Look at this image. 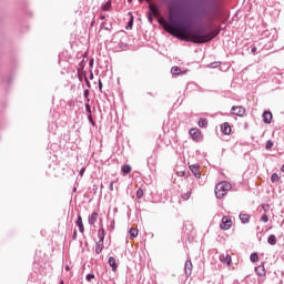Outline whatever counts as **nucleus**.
<instances>
[{
  "label": "nucleus",
  "mask_w": 284,
  "mask_h": 284,
  "mask_svg": "<svg viewBox=\"0 0 284 284\" xmlns=\"http://www.w3.org/2000/svg\"><path fill=\"white\" fill-rule=\"evenodd\" d=\"M225 0H197L194 7H179L172 2L168 6L169 21L166 32L180 41L203 45L214 41L221 34V27L215 28L214 21L223 19Z\"/></svg>",
  "instance_id": "f257e3e1"
},
{
  "label": "nucleus",
  "mask_w": 284,
  "mask_h": 284,
  "mask_svg": "<svg viewBox=\"0 0 284 284\" xmlns=\"http://www.w3.org/2000/svg\"><path fill=\"white\" fill-rule=\"evenodd\" d=\"M232 190V184L227 181H222L215 185V196L216 199H223L227 192Z\"/></svg>",
  "instance_id": "f03ea898"
},
{
  "label": "nucleus",
  "mask_w": 284,
  "mask_h": 284,
  "mask_svg": "<svg viewBox=\"0 0 284 284\" xmlns=\"http://www.w3.org/2000/svg\"><path fill=\"white\" fill-rule=\"evenodd\" d=\"M146 14H151L152 17H159L161 14V9L158 4H149V11Z\"/></svg>",
  "instance_id": "7ed1b4c3"
},
{
  "label": "nucleus",
  "mask_w": 284,
  "mask_h": 284,
  "mask_svg": "<svg viewBox=\"0 0 284 284\" xmlns=\"http://www.w3.org/2000/svg\"><path fill=\"white\" fill-rule=\"evenodd\" d=\"M220 227L221 230H230V227H232V219H230V216H223Z\"/></svg>",
  "instance_id": "20e7f679"
},
{
  "label": "nucleus",
  "mask_w": 284,
  "mask_h": 284,
  "mask_svg": "<svg viewBox=\"0 0 284 284\" xmlns=\"http://www.w3.org/2000/svg\"><path fill=\"white\" fill-rule=\"evenodd\" d=\"M231 114H234L235 116H245V108L232 106Z\"/></svg>",
  "instance_id": "39448f33"
},
{
  "label": "nucleus",
  "mask_w": 284,
  "mask_h": 284,
  "mask_svg": "<svg viewBox=\"0 0 284 284\" xmlns=\"http://www.w3.org/2000/svg\"><path fill=\"white\" fill-rule=\"evenodd\" d=\"M273 118H274V115H272L271 111H264L262 114L263 123H266L267 125H270V123H272Z\"/></svg>",
  "instance_id": "423d86ee"
},
{
  "label": "nucleus",
  "mask_w": 284,
  "mask_h": 284,
  "mask_svg": "<svg viewBox=\"0 0 284 284\" xmlns=\"http://www.w3.org/2000/svg\"><path fill=\"white\" fill-rule=\"evenodd\" d=\"M220 261H221V263H225L230 267V265H232V255L222 254V255H220Z\"/></svg>",
  "instance_id": "0eeeda50"
},
{
  "label": "nucleus",
  "mask_w": 284,
  "mask_h": 284,
  "mask_svg": "<svg viewBox=\"0 0 284 284\" xmlns=\"http://www.w3.org/2000/svg\"><path fill=\"white\" fill-rule=\"evenodd\" d=\"M192 174L195 176V179H201V171H199V164H193L189 166Z\"/></svg>",
  "instance_id": "6e6552de"
},
{
  "label": "nucleus",
  "mask_w": 284,
  "mask_h": 284,
  "mask_svg": "<svg viewBox=\"0 0 284 284\" xmlns=\"http://www.w3.org/2000/svg\"><path fill=\"white\" fill-rule=\"evenodd\" d=\"M192 260H187L184 264V272L186 274V276H192Z\"/></svg>",
  "instance_id": "1a4fd4ad"
},
{
  "label": "nucleus",
  "mask_w": 284,
  "mask_h": 284,
  "mask_svg": "<svg viewBox=\"0 0 284 284\" xmlns=\"http://www.w3.org/2000/svg\"><path fill=\"white\" fill-rule=\"evenodd\" d=\"M189 134L191 136V139H193V141H196V139H199V136H201V130L194 128V129H191L189 131Z\"/></svg>",
  "instance_id": "9d476101"
},
{
  "label": "nucleus",
  "mask_w": 284,
  "mask_h": 284,
  "mask_svg": "<svg viewBox=\"0 0 284 284\" xmlns=\"http://www.w3.org/2000/svg\"><path fill=\"white\" fill-rule=\"evenodd\" d=\"M221 131L223 132V134H232V126H230V123L227 122H224L222 125H221Z\"/></svg>",
  "instance_id": "9b49d317"
},
{
  "label": "nucleus",
  "mask_w": 284,
  "mask_h": 284,
  "mask_svg": "<svg viewBox=\"0 0 284 284\" xmlns=\"http://www.w3.org/2000/svg\"><path fill=\"white\" fill-rule=\"evenodd\" d=\"M75 225L79 227V231L81 232V234L85 232V227L83 226V217H81V215H78Z\"/></svg>",
  "instance_id": "f8f14e48"
},
{
  "label": "nucleus",
  "mask_w": 284,
  "mask_h": 284,
  "mask_svg": "<svg viewBox=\"0 0 284 284\" xmlns=\"http://www.w3.org/2000/svg\"><path fill=\"white\" fill-rule=\"evenodd\" d=\"M255 273L257 274V276H265V274H267V271H265V265H260L255 267Z\"/></svg>",
  "instance_id": "ddd939ff"
},
{
  "label": "nucleus",
  "mask_w": 284,
  "mask_h": 284,
  "mask_svg": "<svg viewBox=\"0 0 284 284\" xmlns=\"http://www.w3.org/2000/svg\"><path fill=\"white\" fill-rule=\"evenodd\" d=\"M109 265L112 267V272H116L119 265L116 264V258H114V256L109 257Z\"/></svg>",
  "instance_id": "4468645a"
},
{
  "label": "nucleus",
  "mask_w": 284,
  "mask_h": 284,
  "mask_svg": "<svg viewBox=\"0 0 284 284\" xmlns=\"http://www.w3.org/2000/svg\"><path fill=\"white\" fill-rule=\"evenodd\" d=\"M98 219H99V213L93 212L91 215H89V219H88L89 225H94Z\"/></svg>",
  "instance_id": "2eb2a0df"
},
{
  "label": "nucleus",
  "mask_w": 284,
  "mask_h": 284,
  "mask_svg": "<svg viewBox=\"0 0 284 284\" xmlns=\"http://www.w3.org/2000/svg\"><path fill=\"white\" fill-rule=\"evenodd\" d=\"M241 223H243L244 225L250 223V214L247 213H241L240 216H239Z\"/></svg>",
  "instance_id": "dca6fc26"
},
{
  "label": "nucleus",
  "mask_w": 284,
  "mask_h": 284,
  "mask_svg": "<svg viewBox=\"0 0 284 284\" xmlns=\"http://www.w3.org/2000/svg\"><path fill=\"white\" fill-rule=\"evenodd\" d=\"M98 236H99V242L103 243L105 241V229L104 227H101L99 231H98Z\"/></svg>",
  "instance_id": "f3484780"
},
{
  "label": "nucleus",
  "mask_w": 284,
  "mask_h": 284,
  "mask_svg": "<svg viewBox=\"0 0 284 284\" xmlns=\"http://www.w3.org/2000/svg\"><path fill=\"white\" fill-rule=\"evenodd\" d=\"M112 9V1H106L104 4H102V10L104 12H110V10Z\"/></svg>",
  "instance_id": "a211bd4d"
},
{
  "label": "nucleus",
  "mask_w": 284,
  "mask_h": 284,
  "mask_svg": "<svg viewBox=\"0 0 284 284\" xmlns=\"http://www.w3.org/2000/svg\"><path fill=\"white\" fill-rule=\"evenodd\" d=\"M121 172H122L123 174H130V172H132V166H130V164H124V165H122V168H121Z\"/></svg>",
  "instance_id": "6ab92c4d"
},
{
  "label": "nucleus",
  "mask_w": 284,
  "mask_h": 284,
  "mask_svg": "<svg viewBox=\"0 0 284 284\" xmlns=\"http://www.w3.org/2000/svg\"><path fill=\"white\" fill-rule=\"evenodd\" d=\"M103 252V242L95 243V254H101Z\"/></svg>",
  "instance_id": "aec40b11"
},
{
  "label": "nucleus",
  "mask_w": 284,
  "mask_h": 284,
  "mask_svg": "<svg viewBox=\"0 0 284 284\" xmlns=\"http://www.w3.org/2000/svg\"><path fill=\"white\" fill-rule=\"evenodd\" d=\"M129 234H130V239H136L139 236V230L130 229Z\"/></svg>",
  "instance_id": "412c9836"
},
{
  "label": "nucleus",
  "mask_w": 284,
  "mask_h": 284,
  "mask_svg": "<svg viewBox=\"0 0 284 284\" xmlns=\"http://www.w3.org/2000/svg\"><path fill=\"white\" fill-rule=\"evenodd\" d=\"M268 245H276V235L272 234L267 237Z\"/></svg>",
  "instance_id": "4be33fe9"
},
{
  "label": "nucleus",
  "mask_w": 284,
  "mask_h": 284,
  "mask_svg": "<svg viewBox=\"0 0 284 284\" xmlns=\"http://www.w3.org/2000/svg\"><path fill=\"white\" fill-rule=\"evenodd\" d=\"M197 125L199 128H207V119L200 118Z\"/></svg>",
  "instance_id": "5701e85b"
},
{
  "label": "nucleus",
  "mask_w": 284,
  "mask_h": 284,
  "mask_svg": "<svg viewBox=\"0 0 284 284\" xmlns=\"http://www.w3.org/2000/svg\"><path fill=\"white\" fill-rule=\"evenodd\" d=\"M271 181L272 183H278V181H281V176H278V173H273L271 175Z\"/></svg>",
  "instance_id": "b1692460"
},
{
  "label": "nucleus",
  "mask_w": 284,
  "mask_h": 284,
  "mask_svg": "<svg viewBox=\"0 0 284 284\" xmlns=\"http://www.w3.org/2000/svg\"><path fill=\"white\" fill-rule=\"evenodd\" d=\"M251 263H256L258 261V253H252L250 256Z\"/></svg>",
  "instance_id": "393cba45"
},
{
  "label": "nucleus",
  "mask_w": 284,
  "mask_h": 284,
  "mask_svg": "<svg viewBox=\"0 0 284 284\" xmlns=\"http://www.w3.org/2000/svg\"><path fill=\"white\" fill-rule=\"evenodd\" d=\"M171 74H181V68L179 67H172L171 68Z\"/></svg>",
  "instance_id": "a878e982"
},
{
  "label": "nucleus",
  "mask_w": 284,
  "mask_h": 284,
  "mask_svg": "<svg viewBox=\"0 0 284 284\" xmlns=\"http://www.w3.org/2000/svg\"><path fill=\"white\" fill-rule=\"evenodd\" d=\"M83 97L88 103H90V90L85 89L83 92Z\"/></svg>",
  "instance_id": "bb28decb"
},
{
  "label": "nucleus",
  "mask_w": 284,
  "mask_h": 284,
  "mask_svg": "<svg viewBox=\"0 0 284 284\" xmlns=\"http://www.w3.org/2000/svg\"><path fill=\"white\" fill-rule=\"evenodd\" d=\"M84 108L88 114H92V106H90V102H85Z\"/></svg>",
  "instance_id": "cd10ccee"
},
{
  "label": "nucleus",
  "mask_w": 284,
  "mask_h": 284,
  "mask_svg": "<svg viewBox=\"0 0 284 284\" xmlns=\"http://www.w3.org/2000/svg\"><path fill=\"white\" fill-rule=\"evenodd\" d=\"M274 148V142L272 140L266 141L265 150H272Z\"/></svg>",
  "instance_id": "c85d7f7f"
},
{
  "label": "nucleus",
  "mask_w": 284,
  "mask_h": 284,
  "mask_svg": "<svg viewBox=\"0 0 284 284\" xmlns=\"http://www.w3.org/2000/svg\"><path fill=\"white\" fill-rule=\"evenodd\" d=\"M81 70H83V62H80L79 68H78L79 79H80V81H83V79L81 78Z\"/></svg>",
  "instance_id": "c756f323"
},
{
  "label": "nucleus",
  "mask_w": 284,
  "mask_h": 284,
  "mask_svg": "<svg viewBox=\"0 0 284 284\" xmlns=\"http://www.w3.org/2000/svg\"><path fill=\"white\" fill-rule=\"evenodd\" d=\"M154 158H149L146 163H148V168H154Z\"/></svg>",
  "instance_id": "7c9ffc66"
},
{
  "label": "nucleus",
  "mask_w": 284,
  "mask_h": 284,
  "mask_svg": "<svg viewBox=\"0 0 284 284\" xmlns=\"http://www.w3.org/2000/svg\"><path fill=\"white\" fill-rule=\"evenodd\" d=\"M85 278H87L88 283H92V280L95 278L94 273H89V274L85 276Z\"/></svg>",
  "instance_id": "2f4dec72"
},
{
  "label": "nucleus",
  "mask_w": 284,
  "mask_h": 284,
  "mask_svg": "<svg viewBox=\"0 0 284 284\" xmlns=\"http://www.w3.org/2000/svg\"><path fill=\"white\" fill-rule=\"evenodd\" d=\"M190 196H192V191H187L184 195H182V199L184 201H189L190 200Z\"/></svg>",
  "instance_id": "473e14b6"
},
{
  "label": "nucleus",
  "mask_w": 284,
  "mask_h": 284,
  "mask_svg": "<svg viewBox=\"0 0 284 284\" xmlns=\"http://www.w3.org/2000/svg\"><path fill=\"white\" fill-rule=\"evenodd\" d=\"M101 28H103V30H109L110 31V30H112V24L106 26L105 22H102Z\"/></svg>",
  "instance_id": "72a5a7b5"
},
{
  "label": "nucleus",
  "mask_w": 284,
  "mask_h": 284,
  "mask_svg": "<svg viewBox=\"0 0 284 284\" xmlns=\"http://www.w3.org/2000/svg\"><path fill=\"white\" fill-rule=\"evenodd\" d=\"M88 121L91 123V125H97V122H94V119L92 118V114H88Z\"/></svg>",
  "instance_id": "f704fd0d"
},
{
  "label": "nucleus",
  "mask_w": 284,
  "mask_h": 284,
  "mask_svg": "<svg viewBox=\"0 0 284 284\" xmlns=\"http://www.w3.org/2000/svg\"><path fill=\"white\" fill-rule=\"evenodd\" d=\"M136 199H143V189L136 191Z\"/></svg>",
  "instance_id": "c9c22d12"
},
{
  "label": "nucleus",
  "mask_w": 284,
  "mask_h": 284,
  "mask_svg": "<svg viewBox=\"0 0 284 284\" xmlns=\"http://www.w3.org/2000/svg\"><path fill=\"white\" fill-rule=\"evenodd\" d=\"M132 26H134V18H131L126 24V30H129V28H132Z\"/></svg>",
  "instance_id": "e433bc0d"
},
{
  "label": "nucleus",
  "mask_w": 284,
  "mask_h": 284,
  "mask_svg": "<svg viewBox=\"0 0 284 284\" xmlns=\"http://www.w3.org/2000/svg\"><path fill=\"white\" fill-rule=\"evenodd\" d=\"M82 75L84 77V81H85V84L88 85V88H91L90 80H88V77L85 75V71H82Z\"/></svg>",
  "instance_id": "4c0bfd02"
},
{
  "label": "nucleus",
  "mask_w": 284,
  "mask_h": 284,
  "mask_svg": "<svg viewBox=\"0 0 284 284\" xmlns=\"http://www.w3.org/2000/svg\"><path fill=\"white\" fill-rule=\"evenodd\" d=\"M261 221H263V223H267V221H270V217L267 216V214H263Z\"/></svg>",
  "instance_id": "58836bf2"
},
{
  "label": "nucleus",
  "mask_w": 284,
  "mask_h": 284,
  "mask_svg": "<svg viewBox=\"0 0 284 284\" xmlns=\"http://www.w3.org/2000/svg\"><path fill=\"white\" fill-rule=\"evenodd\" d=\"M146 17H148V21L149 23H153L154 22V16H151L150 13H146Z\"/></svg>",
  "instance_id": "ea45409f"
},
{
  "label": "nucleus",
  "mask_w": 284,
  "mask_h": 284,
  "mask_svg": "<svg viewBox=\"0 0 284 284\" xmlns=\"http://www.w3.org/2000/svg\"><path fill=\"white\" fill-rule=\"evenodd\" d=\"M110 192H114V181H111L109 184Z\"/></svg>",
  "instance_id": "a19ab883"
},
{
  "label": "nucleus",
  "mask_w": 284,
  "mask_h": 284,
  "mask_svg": "<svg viewBox=\"0 0 284 284\" xmlns=\"http://www.w3.org/2000/svg\"><path fill=\"white\" fill-rule=\"evenodd\" d=\"M256 45H251V52H252V54H256Z\"/></svg>",
  "instance_id": "79ce46f5"
},
{
  "label": "nucleus",
  "mask_w": 284,
  "mask_h": 284,
  "mask_svg": "<svg viewBox=\"0 0 284 284\" xmlns=\"http://www.w3.org/2000/svg\"><path fill=\"white\" fill-rule=\"evenodd\" d=\"M98 88H99L100 91L103 90V82H101V80H99Z\"/></svg>",
  "instance_id": "37998d69"
},
{
  "label": "nucleus",
  "mask_w": 284,
  "mask_h": 284,
  "mask_svg": "<svg viewBox=\"0 0 284 284\" xmlns=\"http://www.w3.org/2000/svg\"><path fill=\"white\" fill-rule=\"evenodd\" d=\"M262 207H263L264 212H267V210H270V205L268 204H263Z\"/></svg>",
  "instance_id": "c03bdc74"
},
{
  "label": "nucleus",
  "mask_w": 284,
  "mask_h": 284,
  "mask_svg": "<svg viewBox=\"0 0 284 284\" xmlns=\"http://www.w3.org/2000/svg\"><path fill=\"white\" fill-rule=\"evenodd\" d=\"M210 68H219V62H213L210 64Z\"/></svg>",
  "instance_id": "a18cd8bd"
},
{
  "label": "nucleus",
  "mask_w": 284,
  "mask_h": 284,
  "mask_svg": "<svg viewBox=\"0 0 284 284\" xmlns=\"http://www.w3.org/2000/svg\"><path fill=\"white\" fill-rule=\"evenodd\" d=\"M80 176H83V174H85V168H82L81 170H80Z\"/></svg>",
  "instance_id": "49530a36"
},
{
  "label": "nucleus",
  "mask_w": 284,
  "mask_h": 284,
  "mask_svg": "<svg viewBox=\"0 0 284 284\" xmlns=\"http://www.w3.org/2000/svg\"><path fill=\"white\" fill-rule=\"evenodd\" d=\"M72 240L77 241V230L73 231Z\"/></svg>",
  "instance_id": "de8ad7c7"
},
{
  "label": "nucleus",
  "mask_w": 284,
  "mask_h": 284,
  "mask_svg": "<svg viewBox=\"0 0 284 284\" xmlns=\"http://www.w3.org/2000/svg\"><path fill=\"white\" fill-rule=\"evenodd\" d=\"M90 68H92V65H94V59H91L89 62Z\"/></svg>",
  "instance_id": "09e8293b"
},
{
  "label": "nucleus",
  "mask_w": 284,
  "mask_h": 284,
  "mask_svg": "<svg viewBox=\"0 0 284 284\" xmlns=\"http://www.w3.org/2000/svg\"><path fill=\"white\" fill-rule=\"evenodd\" d=\"M110 227L111 230H114V221L111 222Z\"/></svg>",
  "instance_id": "8fccbe9b"
},
{
  "label": "nucleus",
  "mask_w": 284,
  "mask_h": 284,
  "mask_svg": "<svg viewBox=\"0 0 284 284\" xmlns=\"http://www.w3.org/2000/svg\"><path fill=\"white\" fill-rule=\"evenodd\" d=\"M150 97H156V93L148 92Z\"/></svg>",
  "instance_id": "3c124183"
},
{
  "label": "nucleus",
  "mask_w": 284,
  "mask_h": 284,
  "mask_svg": "<svg viewBox=\"0 0 284 284\" xmlns=\"http://www.w3.org/2000/svg\"><path fill=\"white\" fill-rule=\"evenodd\" d=\"M90 79H91V80L94 79V73H92V71H91V73H90Z\"/></svg>",
  "instance_id": "603ef678"
},
{
  "label": "nucleus",
  "mask_w": 284,
  "mask_h": 284,
  "mask_svg": "<svg viewBox=\"0 0 284 284\" xmlns=\"http://www.w3.org/2000/svg\"><path fill=\"white\" fill-rule=\"evenodd\" d=\"M100 19L103 21L105 20V16H101Z\"/></svg>",
  "instance_id": "864d4df0"
},
{
  "label": "nucleus",
  "mask_w": 284,
  "mask_h": 284,
  "mask_svg": "<svg viewBox=\"0 0 284 284\" xmlns=\"http://www.w3.org/2000/svg\"><path fill=\"white\" fill-rule=\"evenodd\" d=\"M281 172L284 173V164L281 166Z\"/></svg>",
  "instance_id": "5fc2aeb1"
},
{
  "label": "nucleus",
  "mask_w": 284,
  "mask_h": 284,
  "mask_svg": "<svg viewBox=\"0 0 284 284\" xmlns=\"http://www.w3.org/2000/svg\"><path fill=\"white\" fill-rule=\"evenodd\" d=\"M94 23H95V21L93 20V21L91 22V27L94 26Z\"/></svg>",
  "instance_id": "6e6d98bb"
},
{
  "label": "nucleus",
  "mask_w": 284,
  "mask_h": 284,
  "mask_svg": "<svg viewBox=\"0 0 284 284\" xmlns=\"http://www.w3.org/2000/svg\"><path fill=\"white\" fill-rule=\"evenodd\" d=\"M140 3H143V1H145V0H138Z\"/></svg>",
  "instance_id": "4d7b16f0"
},
{
  "label": "nucleus",
  "mask_w": 284,
  "mask_h": 284,
  "mask_svg": "<svg viewBox=\"0 0 284 284\" xmlns=\"http://www.w3.org/2000/svg\"><path fill=\"white\" fill-rule=\"evenodd\" d=\"M60 284H64V283H63V280L60 281Z\"/></svg>",
  "instance_id": "13d9d810"
},
{
  "label": "nucleus",
  "mask_w": 284,
  "mask_h": 284,
  "mask_svg": "<svg viewBox=\"0 0 284 284\" xmlns=\"http://www.w3.org/2000/svg\"><path fill=\"white\" fill-rule=\"evenodd\" d=\"M129 3H132V0H128Z\"/></svg>",
  "instance_id": "bf43d9fd"
}]
</instances>
